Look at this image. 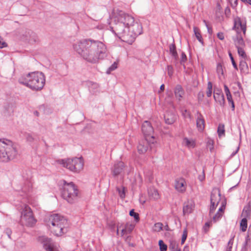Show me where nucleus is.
I'll return each instance as SVG.
<instances>
[{"label": "nucleus", "instance_id": "nucleus-24", "mask_svg": "<svg viewBox=\"0 0 251 251\" xmlns=\"http://www.w3.org/2000/svg\"><path fill=\"white\" fill-rule=\"evenodd\" d=\"M174 93L175 97L179 101L181 100L185 94L184 91L182 87L179 85H178L176 87Z\"/></svg>", "mask_w": 251, "mask_h": 251}, {"label": "nucleus", "instance_id": "nucleus-64", "mask_svg": "<svg viewBox=\"0 0 251 251\" xmlns=\"http://www.w3.org/2000/svg\"><path fill=\"white\" fill-rule=\"evenodd\" d=\"M239 149V147H238L237 149H236V150L234 152L232 153L231 156H234V155H235L237 153V152L238 151Z\"/></svg>", "mask_w": 251, "mask_h": 251}, {"label": "nucleus", "instance_id": "nucleus-38", "mask_svg": "<svg viewBox=\"0 0 251 251\" xmlns=\"http://www.w3.org/2000/svg\"><path fill=\"white\" fill-rule=\"evenodd\" d=\"M163 224L161 223H155L154 225L153 230L156 232H160L163 230Z\"/></svg>", "mask_w": 251, "mask_h": 251}, {"label": "nucleus", "instance_id": "nucleus-62", "mask_svg": "<svg viewBox=\"0 0 251 251\" xmlns=\"http://www.w3.org/2000/svg\"><path fill=\"white\" fill-rule=\"evenodd\" d=\"M229 104H231V107H232V110L233 111L234 110V109H235V105H234V101L233 100L229 102Z\"/></svg>", "mask_w": 251, "mask_h": 251}, {"label": "nucleus", "instance_id": "nucleus-12", "mask_svg": "<svg viewBox=\"0 0 251 251\" xmlns=\"http://www.w3.org/2000/svg\"><path fill=\"white\" fill-rule=\"evenodd\" d=\"M23 177L25 181L22 187V191L26 193L31 191L32 189L33 182L31 173L30 171H26L23 174Z\"/></svg>", "mask_w": 251, "mask_h": 251}, {"label": "nucleus", "instance_id": "nucleus-35", "mask_svg": "<svg viewBox=\"0 0 251 251\" xmlns=\"http://www.w3.org/2000/svg\"><path fill=\"white\" fill-rule=\"evenodd\" d=\"M29 41L31 43H35L38 41L37 35L33 32H31L29 35Z\"/></svg>", "mask_w": 251, "mask_h": 251}, {"label": "nucleus", "instance_id": "nucleus-8", "mask_svg": "<svg viewBox=\"0 0 251 251\" xmlns=\"http://www.w3.org/2000/svg\"><path fill=\"white\" fill-rule=\"evenodd\" d=\"M111 31L119 38L124 42L129 41L127 37L128 29L127 26L120 22H115V25L110 26Z\"/></svg>", "mask_w": 251, "mask_h": 251}, {"label": "nucleus", "instance_id": "nucleus-50", "mask_svg": "<svg viewBox=\"0 0 251 251\" xmlns=\"http://www.w3.org/2000/svg\"><path fill=\"white\" fill-rule=\"evenodd\" d=\"M229 55L230 58L231 59V61L232 62V65H233V67L236 70H237L238 69L237 65L236 64V63H235V62L234 61V59L233 58V57L232 56V54H231V53L230 52L229 53Z\"/></svg>", "mask_w": 251, "mask_h": 251}, {"label": "nucleus", "instance_id": "nucleus-31", "mask_svg": "<svg viewBox=\"0 0 251 251\" xmlns=\"http://www.w3.org/2000/svg\"><path fill=\"white\" fill-rule=\"evenodd\" d=\"M234 43L236 48L243 47L245 46L244 42L241 36L238 35H237V37L234 39Z\"/></svg>", "mask_w": 251, "mask_h": 251}, {"label": "nucleus", "instance_id": "nucleus-32", "mask_svg": "<svg viewBox=\"0 0 251 251\" xmlns=\"http://www.w3.org/2000/svg\"><path fill=\"white\" fill-rule=\"evenodd\" d=\"M193 30L196 38L200 43L202 44L203 39L201 35L200 29L196 26H194L193 27Z\"/></svg>", "mask_w": 251, "mask_h": 251}, {"label": "nucleus", "instance_id": "nucleus-47", "mask_svg": "<svg viewBox=\"0 0 251 251\" xmlns=\"http://www.w3.org/2000/svg\"><path fill=\"white\" fill-rule=\"evenodd\" d=\"M217 72L219 77H220V75H222L223 74V70L222 66L221 64H218L217 66Z\"/></svg>", "mask_w": 251, "mask_h": 251}, {"label": "nucleus", "instance_id": "nucleus-34", "mask_svg": "<svg viewBox=\"0 0 251 251\" xmlns=\"http://www.w3.org/2000/svg\"><path fill=\"white\" fill-rule=\"evenodd\" d=\"M26 141L29 143H32L35 140L34 134L31 133L25 132L24 134Z\"/></svg>", "mask_w": 251, "mask_h": 251}, {"label": "nucleus", "instance_id": "nucleus-10", "mask_svg": "<svg viewBox=\"0 0 251 251\" xmlns=\"http://www.w3.org/2000/svg\"><path fill=\"white\" fill-rule=\"evenodd\" d=\"M129 26L127 32L129 41H127V43L131 44L134 41L135 37L142 33V27L141 24L134 22V24Z\"/></svg>", "mask_w": 251, "mask_h": 251}, {"label": "nucleus", "instance_id": "nucleus-29", "mask_svg": "<svg viewBox=\"0 0 251 251\" xmlns=\"http://www.w3.org/2000/svg\"><path fill=\"white\" fill-rule=\"evenodd\" d=\"M240 70L242 73L247 74L249 72V68L246 62L241 60L239 64Z\"/></svg>", "mask_w": 251, "mask_h": 251}, {"label": "nucleus", "instance_id": "nucleus-40", "mask_svg": "<svg viewBox=\"0 0 251 251\" xmlns=\"http://www.w3.org/2000/svg\"><path fill=\"white\" fill-rule=\"evenodd\" d=\"M118 67V62H114L113 64L110 66L106 71V74H110L112 71L116 69Z\"/></svg>", "mask_w": 251, "mask_h": 251}, {"label": "nucleus", "instance_id": "nucleus-37", "mask_svg": "<svg viewBox=\"0 0 251 251\" xmlns=\"http://www.w3.org/2000/svg\"><path fill=\"white\" fill-rule=\"evenodd\" d=\"M225 126L223 124H219L218 127V133L219 137L225 135Z\"/></svg>", "mask_w": 251, "mask_h": 251}, {"label": "nucleus", "instance_id": "nucleus-45", "mask_svg": "<svg viewBox=\"0 0 251 251\" xmlns=\"http://www.w3.org/2000/svg\"><path fill=\"white\" fill-rule=\"evenodd\" d=\"M169 249L171 251H174V250H177L179 249L178 247L177 244L175 242H172L169 246Z\"/></svg>", "mask_w": 251, "mask_h": 251}, {"label": "nucleus", "instance_id": "nucleus-6", "mask_svg": "<svg viewBox=\"0 0 251 251\" xmlns=\"http://www.w3.org/2000/svg\"><path fill=\"white\" fill-rule=\"evenodd\" d=\"M20 223L23 226H32L35 223L31 208L26 204H24L21 208Z\"/></svg>", "mask_w": 251, "mask_h": 251}, {"label": "nucleus", "instance_id": "nucleus-25", "mask_svg": "<svg viewBox=\"0 0 251 251\" xmlns=\"http://www.w3.org/2000/svg\"><path fill=\"white\" fill-rule=\"evenodd\" d=\"M164 119L166 123L171 125L175 122L176 115L173 113L167 112L164 115Z\"/></svg>", "mask_w": 251, "mask_h": 251}, {"label": "nucleus", "instance_id": "nucleus-48", "mask_svg": "<svg viewBox=\"0 0 251 251\" xmlns=\"http://www.w3.org/2000/svg\"><path fill=\"white\" fill-rule=\"evenodd\" d=\"M187 229L185 228L183 231V234L182 235V238H181V244H183L185 242V241L187 238Z\"/></svg>", "mask_w": 251, "mask_h": 251}, {"label": "nucleus", "instance_id": "nucleus-5", "mask_svg": "<svg viewBox=\"0 0 251 251\" xmlns=\"http://www.w3.org/2000/svg\"><path fill=\"white\" fill-rule=\"evenodd\" d=\"M58 162L64 167L74 172L78 173L83 168L84 162L81 157L62 159Z\"/></svg>", "mask_w": 251, "mask_h": 251}, {"label": "nucleus", "instance_id": "nucleus-30", "mask_svg": "<svg viewBox=\"0 0 251 251\" xmlns=\"http://www.w3.org/2000/svg\"><path fill=\"white\" fill-rule=\"evenodd\" d=\"M148 193L150 198L154 200H157L159 198L157 190L154 188H150L148 190Z\"/></svg>", "mask_w": 251, "mask_h": 251}, {"label": "nucleus", "instance_id": "nucleus-3", "mask_svg": "<svg viewBox=\"0 0 251 251\" xmlns=\"http://www.w3.org/2000/svg\"><path fill=\"white\" fill-rule=\"evenodd\" d=\"M17 153L12 141L4 138L0 139V161L7 162L13 159Z\"/></svg>", "mask_w": 251, "mask_h": 251}, {"label": "nucleus", "instance_id": "nucleus-21", "mask_svg": "<svg viewBox=\"0 0 251 251\" xmlns=\"http://www.w3.org/2000/svg\"><path fill=\"white\" fill-rule=\"evenodd\" d=\"M195 207V203L193 201H188L184 203L183 212L184 215L189 214L192 212Z\"/></svg>", "mask_w": 251, "mask_h": 251}, {"label": "nucleus", "instance_id": "nucleus-54", "mask_svg": "<svg viewBox=\"0 0 251 251\" xmlns=\"http://www.w3.org/2000/svg\"><path fill=\"white\" fill-rule=\"evenodd\" d=\"M217 37L218 38L220 39V40H223L224 39V33H222V32H219L218 34H217Z\"/></svg>", "mask_w": 251, "mask_h": 251}, {"label": "nucleus", "instance_id": "nucleus-43", "mask_svg": "<svg viewBox=\"0 0 251 251\" xmlns=\"http://www.w3.org/2000/svg\"><path fill=\"white\" fill-rule=\"evenodd\" d=\"M159 246L160 251H166L167 250V246L164 244L161 240L159 241Z\"/></svg>", "mask_w": 251, "mask_h": 251}, {"label": "nucleus", "instance_id": "nucleus-13", "mask_svg": "<svg viewBox=\"0 0 251 251\" xmlns=\"http://www.w3.org/2000/svg\"><path fill=\"white\" fill-rule=\"evenodd\" d=\"M142 131L145 136V138L149 139L151 138L152 140H153V128L150 122L148 121H145L142 124Z\"/></svg>", "mask_w": 251, "mask_h": 251}, {"label": "nucleus", "instance_id": "nucleus-1", "mask_svg": "<svg viewBox=\"0 0 251 251\" xmlns=\"http://www.w3.org/2000/svg\"><path fill=\"white\" fill-rule=\"evenodd\" d=\"M74 50L86 61L96 64L107 56L105 45L102 42L92 39L81 40L74 44Z\"/></svg>", "mask_w": 251, "mask_h": 251}, {"label": "nucleus", "instance_id": "nucleus-14", "mask_svg": "<svg viewBox=\"0 0 251 251\" xmlns=\"http://www.w3.org/2000/svg\"><path fill=\"white\" fill-rule=\"evenodd\" d=\"M135 226L133 224L126 223V224H118L117 226V234H119V230H121V236H124L126 235L130 234L133 229Z\"/></svg>", "mask_w": 251, "mask_h": 251}, {"label": "nucleus", "instance_id": "nucleus-7", "mask_svg": "<svg viewBox=\"0 0 251 251\" xmlns=\"http://www.w3.org/2000/svg\"><path fill=\"white\" fill-rule=\"evenodd\" d=\"M114 14L115 22H120L126 26H127V28L134 24V18L122 10L118 9L114 10Z\"/></svg>", "mask_w": 251, "mask_h": 251}, {"label": "nucleus", "instance_id": "nucleus-22", "mask_svg": "<svg viewBox=\"0 0 251 251\" xmlns=\"http://www.w3.org/2000/svg\"><path fill=\"white\" fill-rule=\"evenodd\" d=\"M68 226V225H64L61 226H55L56 229H58L59 231H55V230H54L53 228L51 226H49V228L50 230V231L53 233L55 235L59 236H61L63 235L64 233L67 232V227Z\"/></svg>", "mask_w": 251, "mask_h": 251}, {"label": "nucleus", "instance_id": "nucleus-56", "mask_svg": "<svg viewBox=\"0 0 251 251\" xmlns=\"http://www.w3.org/2000/svg\"><path fill=\"white\" fill-rule=\"evenodd\" d=\"M210 225H211V222H207L205 224V225H204L203 228L205 231L208 230V229L209 227L210 226Z\"/></svg>", "mask_w": 251, "mask_h": 251}, {"label": "nucleus", "instance_id": "nucleus-33", "mask_svg": "<svg viewBox=\"0 0 251 251\" xmlns=\"http://www.w3.org/2000/svg\"><path fill=\"white\" fill-rule=\"evenodd\" d=\"M170 52L172 55L174 57L175 59H177L178 58V55L176 50V48L175 44H171L170 45Z\"/></svg>", "mask_w": 251, "mask_h": 251}, {"label": "nucleus", "instance_id": "nucleus-39", "mask_svg": "<svg viewBox=\"0 0 251 251\" xmlns=\"http://www.w3.org/2000/svg\"><path fill=\"white\" fill-rule=\"evenodd\" d=\"M212 83L211 82L209 81L207 83V88L206 91V96L210 97L212 95Z\"/></svg>", "mask_w": 251, "mask_h": 251}, {"label": "nucleus", "instance_id": "nucleus-46", "mask_svg": "<svg viewBox=\"0 0 251 251\" xmlns=\"http://www.w3.org/2000/svg\"><path fill=\"white\" fill-rule=\"evenodd\" d=\"M129 215L130 216L133 217L135 221H138L139 220V214L135 212L134 209H132L130 211Z\"/></svg>", "mask_w": 251, "mask_h": 251}, {"label": "nucleus", "instance_id": "nucleus-53", "mask_svg": "<svg viewBox=\"0 0 251 251\" xmlns=\"http://www.w3.org/2000/svg\"><path fill=\"white\" fill-rule=\"evenodd\" d=\"M182 115L184 117V118H188L189 119H191V115L189 113V112H188L187 111V110H185L183 113H182Z\"/></svg>", "mask_w": 251, "mask_h": 251}, {"label": "nucleus", "instance_id": "nucleus-2", "mask_svg": "<svg viewBox=\"0 0 251 251\" xmlns=\"http://www.w3.org/2000/svg\"><path fill=\"white\" fill-rule=\"evenodd\" d=\"M45 76L42 72H34L20 77L19 82L30 89L38 91L43 89L45 84Z\"/></svg>", "mask_w": 251, "mask_h": 251}, {"label": "nucleus", "instance_id": "nucleus-28", "mask_svg": "<svg viewBox=\"0 0 251 251\" xmlns=\"http://www.w3.org/2000/svg\"><path fill=\"white\" fill-rule=\"evenodd\" d=\"M87 85L89 87L90 91L93 93H95L98 91L99 85L98 83L93 82L92 81H89L87 82Z\"/></svg>", "mask_w": 251, "mask_h": 251}, {"label": "nucleus", "instance_id": "nucleus-49", "mask_svg": "<svg viewBox=\"0 0 251 251\" xmlns=\"http://www.w3.org/2000/svg\"><path fill=\"white\" fill-rule=\"evenodd\" d=\"M233 243V239L231 238L229 240V241L228 242L226 251H231Z\"/></svg>", "mask_w": 251, "mask_h": 251}, {"label": "nucleus", "instance_id": "nucleus-4", "mask_svg": "<svg viewBox=\"0 0 251 251\" xmlns=\"http://www.w3.org/2000/svg\"><path fill=\"white\" fill-rule=\"evenodd\" d=\"M78 193V190L73 182L67 183L64 181L62 191V197L64 200L69 203H73L76 201Z\"/></svg>", "mask_w": 251, "mask_h": 251}, {"label": "nucleus", "instance_id": "nucleus-16", "mask_svg": "<svg viewBox=\"0 0 251 251\" xmlns=\"http://www.w3.org/2000/svg\"><path fill=\"white\" fill-rule=\"evenodd\" d=\"M233 28L236 30L237 34L242 31L245 34L246 30V23L243 22L240 18L237 17L234 19Z\"/></svg>", "mask_w": 251, "mask_h": 251}, {"label": "nucleus", "instance_id": "nucleus-18", "mask_svg": "<svg viewBox=\"0 0 251 251\" xmlns=\"http://www.w3.org/2000/svg\"><path fill=\"white\" fill-rule=\"evenodd\" d=\"M225 207L226 203L224 201H223L221 207L219 208L217 213L214 214V212H213V214H212V216H210V217L212 219V221L214 223L217 222L221 219L224 213ZM213 212H214V211H213Z\"/></svg>", "mask_w": 251, "mask_h": 251}, {"label": "nucleus", "instance_id": "nucleus-51", "mask_svg": "<svg viewBox=\"0 0 251 251\" xmlns=\"http://www.w3.org/2000/svg\"><path fill=\"white\" fill-rule=\"evenodd\" d=\"M181 56L180 63L183 64L186 61L187 57L184 52H182Z\"/></svg>", "mask_w": 251, "mask_h": 251}, {"label": "nucleus", "instance_id": "nucleus-61", "mask_svg": "<svg viewBox=\"0 0 251 251\" xmlns=\"http://www.w3.org/2000/svg\"><path fill=\"white\" fill-rule=\"evenodd\" d=\"M248 237H247L246 238V240H245V241L243 244V249H246V246L248 244Z\"/></svg>", "mask_w": 251, "mask_h": 251}, {"label": "nucleus", "instance_id": "nucleus-36", "mask_svg": "<svg viewBox=\"0 0 251 251\" xmlns=\"http://www.w3.org/2000/svg\"><path fill=\"white\" fill-rule=\"evenodd\" d=\"M240 227L242 231H245L247 228V220L243 218L240 222Z\"/></svg>", "mask_w": 251, "mask_h": 251}, {"label": "nucleus", "instance_id": "nucleus-15", "mask_svg": "<svg viewBox=\"0 0 251 251\" xmlns=\"http://www.w3.org/2000/svg\"><path fill=\"white\" fill-rule=\"evenodd\" d=\"M175 188L179 193H184L187 188V183L185 179L182 177L176 179L175 181Z\"/></svg>", "mask_w": 251, "mask_h": 251}, {"label": "nucleus", "instance_id": "nucleus-58", "mask_svg": "<svg viewBox=\"0 0 251 251\" xmlns=\"http://www.w3.org/2000/svg\"><path fill=\"white\" fill-rule=\"evenodd\" d=\"M232 6H236L237 5L238 0H229Z\"/></svg>", "mask_w": 251, "mask_h": 251}, {"label": "nucleus", "instance_id": "nucleus-19", "mask_svg": "<svg viewBox=\"0 0 251 251\" xmlns=\"http://www.w3.org/2000/svg\"><path fill=\"white\" fill-rule=\"evenodd\" d=\"M125 165L124 162L119 161L115 164L113 169L112 171L114 176H117L122 175L124 171Z\"/></svg>", "mask_w": 251, "mask_h": 251}, {"label": "nucleus", "instance_id": "nucleus-59", "mask_svg": "<svg viewBox=\"0 0 251 251\" xmlns=\"http://www.w3.org/2000/svg\"><path fill=\"white\" fill-rule=\"evenodd\" d=\"M48 251H60L59 248L53 245Z\"/></svg>", "mask_w": 251, "mask_h": 251}, {"label": "nucleus", "instance_id": "nucleus-17", "mask_svg": "<svg viewBox=\"0 0 251 251\" xmlns=\"http://www.w3.org/2000/svg\"><path fill=\"white\" fill-rule=\"evenodd\" d=\"M149 138H145V139L142 140L139 142L137 146V150L139 153H144L148 149L149 144L151 143H153V141L149 140Z\"/></svg>", "mask_w": 251, "mask_h": 251}, {"label": "nucleus", "instance_id": "nucleus-63", "mask_svg": "<svg viewBox=\"0 0 251 251\" xmlns=\"http://www.w3.org/2000/svg\"><path fill=\"white\" fill-rule=\"evenodd\" d=\"M6 233L7 234L8 237L10 238V235H11V231L9 229H6Z\"/></svg>", "mask_w": 251, "mask_h": 251}, {"label": "nucleus", "instance_id": "nucleus-23", "mask_svg": "<svg viewBox=\"0 0 251 251\" xmlns=\"http://www.w3.org/2000/svg\"><path fill=\"white\" fill-rule=\"evenodd\" d=\"M197 115L196 120L197 126L199 131H202L204 128V120L202 115L199 112H197Z\"/></svg>", "mask_w": 251, "mask_h": 251}, {"label": "nucleus", "instance_id": "nucleus-20", "mask_svg": "<svg viewBox=\"0 0 251 251\" xmlns=\"http://www.w3.org/2000/svg\"><path fill=\"white\" fill-rule=\"evenodd\" d=\"M39 241L43 244L44 248L48 251L54 245L50 239L45 236L40 237Z\"/></svg>", "mask_w": 251, "mask_h": 251}, {"label": "nucleus", "instance_id": "nucleus-11", "mask_svg": "<svg viewBox=\"0 0 251 251\" xmlns=\"http://www.w3.org/2000/svg\"><path fill=\"white\" fill-rule=\"evenodd\" d=\"M221 200V194L217 189L212 190L211 195V205L209 210V216H211Z\"/></svg>", "mask_w": 251, "mask_h": 251}, {"label": "nucleus", "instance_id": "nucleus-9", "mask_svg": "<svg viewBox=\"0 0 251 251\" xmlns=\"http://www.w3.org/2000/svg\"><path fill=\"white\" fill-rule=\"evenodd\" d=\"M47 226H51L55 231H59L58 229H56L55 226H62L64 225H68L67 220L64 217L58 214L51 215L46 221Z\"/></svg>", "mask_w": 251, "mask_h": 251}, {"label": "nucleus", "instance_id": "nucleus-41", "mask_svg": "<svg viewBox=\"0 0 251 251\" xmlns=\"http://www.w3.org/2000/svg\"><path fill=\"white\" fill-rule=\"evenodd\" d=\"M214 141L211 139H208L207 141V148L212 152L214 149Z\"/></svg>", "mask_w": 251, "mask_h": 251}, {"label": "nucleus", "instance_id": "nucleus-27", "mask_svg": "<svg viewBox=\"0 0 251 251\" xmlns=\"http://www.w3.org/2000/svg\"><path fill=\"white\" fill-rule=\"evenodd\" d=\"M214 98L215 100L218 102L221 105H224L225 104V98L223 94L214 93Z\"/></svg>", "mask_w": 251, "mask_h": 251}, {"label": "nucleus", "instance_id": "nucleus-55", "mask_svg": "<svg viewBox=\"0 0 251 251\" xmlns=\"http://www.w3.org/2000/svg\"><path fill=\"white\" fill-rule=\"evenodd\" d=\"M224 90H225V92L226 95L230 94L229 89H228V87L226 85H224Z\"/></svg>", "mask_w": 251, "mask_h": 251}, {"label": "nucleus", "instance_id": "nucleus-60", "mask_svg": "<svg viewBox=\"0 0 251 251\" xmlns=\"http://www.w3.org/2000/svg\"><path fill=\"white\" fill-rule=\"evenodd\" d=\"M226 96L227 100L228 102H230L233 101L232 96H231V94H229L228 95H226Z\"/></svg>", "mask_w": 251, "mask_h": 251}, {"label": "nucleus", "instance_id": "nucleus-52", "mask_svg": "<svg viewBox=\"0 0 251 251\" xmlns=\"http://www.w3.org/2000/svg\"><path fill=\"white\" fill-rule=\"evenodd\" d=\"M168 74L170 76H172L173 74V68L171 66L167 67Z\"/></svg>", "mask_w": 251, "mask_h": 251}, {"label": "nucleus", "instance_id": "nucleus-42", "mask_svg": "<svg viewBox=\"0 0 251 251\" xmlns=\"http://www.w3.org/2000/svg\"><path fill=\"white\" fill-rule=\"evenodd\" d=\"M237 50L239 55L241 56L243 59H245L246 57V54L243 49V47L237 48Z\"/></svg>", "mask_w": 251, "mask_h": 251}, {"label": "nucleus", "instance_id": "nucleus-26", "mask_svg": "<svg viewBox=\"0 0 251 251\" xmlns=\"http://www.w3.org/2000/svg\"><path fill=\"white\" fill-rule=\"evenodd\" d=\"M182 144L188 148H194L196 146L195 141L192 138L185 137L182 141Z\"/></svg>", "mask_w": 251, "mask_h": 251}, {"label": "nucleus", "instance_id": "nucleus-57", "mask_svg": "<svg viewBox=\"0 0 251 251\" xmlns=\"http://www.w3.org/2000/svg\"><path fill=\"white\" fill-rule=\"evenodd\" d=\"M6 43L5 42L2 41V39L0 37V48L5 47L6 46Z\"/></svg>", "mask_w": 251, "mask_h": 251}, {"label": "nucleus", "instance_id": "nucleus-44", "mask_svg": "<svg viewBox=\"0 0 251 251\" xmlns=\"http://www.w3.org/2000/svg\"><path fill=\"white\" fill-rule=\"evenodd\" d=\"M117 190L118 191L120 197L122 199L125 197V188L122 187L121 188H117Z\"/></svg>", "mask_w": 251, "mask_h": 251}]
</instances>
